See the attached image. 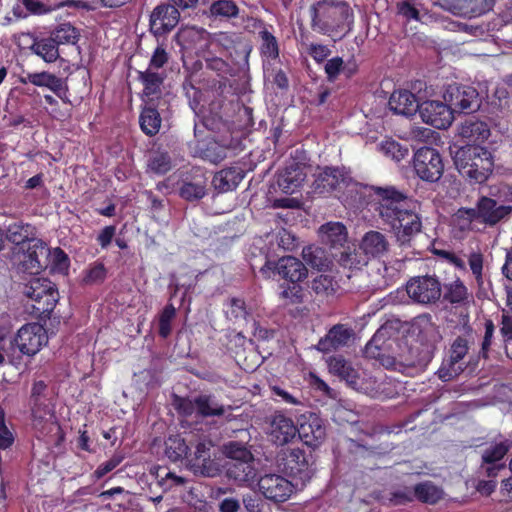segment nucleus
<instances>
[{"label":"nucleus","mask_w":512,"mask_h":512,"mask_svg":"<svg viewBox=\"0 0 512 512\" xmlns=\"http://www.w3.org/2000/svg\"><path fill=\"white\" fill-rule=\"evenodd\" d=\"M176 316V309L173 304H167L161 311L158 319V334L163 339L169 337L172 331V321Z\"/></svg>","instance_id":"50"},{"label":"nucleus","mask_w":512,"mask_h":512,"mask_svg":"<svg viewBox=\"0 0 512 512\" xmlns=\"http://www.w3.org/2000/svg\"><path fill=\"white\" fill-rule=\"evenodd\" d=\"M368 204L378 214L384 224L388 223L398 211L403 210L408 204L412 203L405 190H401L393 185L365 187Z\"/></svg>","instance_id":"3"},{"label":"nucleus","mask_w":512,"mask_h":512,"mask_svg":"<svg viewBox=\"0 0 512 512\" xmlns=\"http://www.w3.org/2000/svg\"><path fill=\"white\" fill-rule=\"evenodd\" d=\"M468 349V341L465 338L458 336L453 341L448 360L443 361L438 370V377L442 381H450L462 371L458 363L466 356Z\"/></svg>","instance_id":"21"},{"label":"nucleus","mask_w":512,"mask_h":512,"mask_svg":"<svg viewBox=\"0 0 512 512\" xmlns=\"http://www.w3.org/2000/svg\"><path fill=\"white\" fill-rule=\"evenodd\" d=\"M31 420L35 429H42L54 417L52 392L43 380L34 381L30 393Z\"/></svg>","instance_id":"8"},{"label":"nucleus","mask_w":512,"mask_h":512,"mask_svg":"<svg viewBox=\"0 0 512 512\" xmlns=\"http://www.w3.org/2000/svg\"><path fill=\"white\" fill-rule=\"evenodd\" d=\"M444 100L454 113H471L479 108V93L468 85H449L444 93Z\"/></svg>","instance_id":"12"},{"label":"nucleus","mask_w":512,"mask_h":512,"mask_svg":"<svg viewBox=\"0 0 512 512\" xmlns=\"http://www.w3.org/2000/svg\"><path fill=\"white\" fill-rule=\"evenodd\" d=\"M351 336L352 330L350 328L343 324H336L318 341L316 349L322 353H329L346 345Z\"/></svg>","instance_id":"27"},{"label":"nucleus","mask_w":512,"mask_h":512,"mask_svg":"<svg viewBox=\"0 0 512 512\" xmlns=\"http://www.w3.org/2000/svg\"><path fill=\"white\" fill-rule=\"evenodd\" d=\"M165 456L173 463L185 462L189 453V446L181 435H170L164 442Z\"/></svg>","instance_id":"38"},{"label":"nucleus","mask_w":512,"mask_h":512,"mask_svg":"<svg viewBox=\"0 0 512 512\" xmlns=\"http://www.w3.org/2000/svg\"><path fill=\"white\" fill-rule=\"evenodd\" d=\"M414 173L427 183L438 182L444 173L443 158L433 147L423 146L417 149L412 160Z\"/></svg>","instance_id":"10"},{"label":"nucleus","mask_w":512,"mask_h":512,"mask_svg":"<svg viewBox=\"0 0 512 512\" xmlns=\"http://www.w3.org/2000/svg\"><path fill=\"white\" fill-rule=\"evenodd\" d=\"M19 82L21 84H32L37 87H45L51 90L61 101L71 106L72 102L70 100L69 88L67 85V81L61 77L56 76L53 73L48 71L36 72V73H26L25 75H21L19 77Z\"/></svg>","instance_id":"15"},{"label":"nucleus","mask_w":512,"mask_h":512,"mask_svg":"<svg viewBox=\"0 0 512 512\" xmlns=\"http://www.w3.org/2000/svg\"><path fill=\"white\" fill-rule=\"evenodd\" d=\"M44 100L51 107L48 113L52 118L58 121H65L71 116V110L69 108L62 109L58 100L52 95L45 94Z\"/></svg>","instance_id":"57"},{"label":"nucleus","mask_w":512,"mask_h":512,"mask_svg":"<svg viewBox=\"0 0 512 512\" xmlns=\"http://www.w3.org/2000/svg\"><path fill=\"white\" fill-rule=\"evenodd\" d=\"M306 178L302 164L292 161L277 176V184L285 194H293Z\"/></svg>","instance_id":"24"},{"label":"nucleus","mask_w":512,"mask_h":512,"mask_svg":"<svg viewBox=\"0 0 512 512\" xmlns=\"http://www.w3.org/2000/svg\"><path fill=\"white\" fill-rule=\"evenodd\" d=\"M468 264L472 274L479 287L483 286V255L481 253H471L468 258Z\"/></svg>","instance_id":"61"},{"label":"nucleus","mask_w":512,"mask_h":512,"mask_svg":"<svg viewBox=\"0 0 512 512\" xmlns=\"http://www.w3.org/2000/svg\"><path fill=\"white\" fill-rule=\"evenodd\" d=\"M412 204L398 211L397 215L385 224L394 233L400 246H410L412 240L422 232V217L416 210L417 201H412Z\"/></svg>","instance_id":"7"},{"label":"nucleus","mask_w":512,"mask_h":512,"mask_svg":"<svg viewBox=\"0 0 512 512\" xmlns=\"http://www.w3.org/2000/svg\"><path fill=\"white\" fill-rule=\"evenodd\" d=\"M278 468L298 484L305 486L316 472L312 455L300 448L283 449L277 454Z\"/></svg>","instance_id":"4"},{"label":"nucleus","mask_w":512,"mask_h":512,"mask_svg":"<svg viewBox=\"0 0 512 512\" xmlns=\"http://www.w3.org/2000/svg\"><path fill=\"white\" fill-rule=\"evenodd\" d=\"M380 149L386 156L391 157L397 162L403 160L409 152L407 147L393 139L383 141L380 145Z\"/></svg>","instance_id":"54"},{"label":"nucleus","mask_w":512,"mask_h":512,"mask_svg":"<svg viewBox=\"0 0 512 512\" xmlns=\"http://www.w3.org/2000/svg\"><path fill=\"white\" fill-rule=\"evenodd\" d=\"M301 282H289L287 285L282 284L280 296L287 301V304H299L303 301V288Z\"/></svg>","instance_id":"55"},{"label":"nucleus","mask_w":512,"mask_h":512,"mask_svg":"<svg viewBox=\"0 0 512 512\" xmlns=\"http://www.w3.org/2000/svg\"><path fill=\"white\" fill-rule=\"evenodd\" d=\"M311 289L319 296L334 295L339 285L336 279L328 274H319L311 281Z\"/></svg>","instance_id":"46"},{"label":"nucleus","mask_w":512,"mask_h":512,"mask_svg":"<svg viewBox=\"0 0 512 512\" xmlns=\"http://www.w3.org/2000/svg\"><path fill=\"white\" fill-rule=\"evenodd\" d=\"M339 263L344 268L348 269H361L363 266L367 265L368 258L363 253V251L353 250L350 252L341 253Z\"/></svg>","instance_id":"51"},{"label":"nucleus","mask_w":512,"mask_h":512,"mask_svg":"<svg viewBox=\"0 0 512 512\" xmlns=\"http://www.w3.org/2000/svg\"><path fill=\"white\" fill-rule=\"evenodd\" d=\"M389 242L386 236L371 230L363 236L360 242V250L369 258H380L388 252Z\"/></svg>","instance_id":"32"},{"label":"nucleus","mask_w":512,"mask_h":512,"mask_svg":"<svg viewBox=\"0 0 512 512\" xmlns=\"http://www.w3.org/2000/svg\"><path fill=\"white\" fill-rule=\"evenodd\" d=\"M26 295L32 301L29 313L46 323L59 299L56 285L45 278L33 279L27 287Z\"/></svg>","instance_id":"5"},{"label":"nucleus","mask_w":512,"mask_h":512,"mask_svg":"<svg viewBox=\"0 0 512 512\" xmlns=\"http://www.w3.org/2000/svg\"><path fill=\"white\" fill-rule=\"evenodd\" d=\"M347 448L348 452L353 456V459L355 461H357L360 458L370 456L374 452L372 447L367 446L354 439H348Z\"/></svg>","instance_id":"62"},{"label":"nucleus","mask_w":512,"mask_h":512,"mask_svg":"<svg viewBox=\"0 0 512 512\" xmlns=\"http://www.w3.org/2000/svg\"><path fill=\"white\" fill-rule=\"evenodd\" d=\"M251 31L258 34L260 40L259 53L262 60L272 62L279 59L280 47L274 35V28L261 19L252 18L249 24Z\"/></svg>","instance_id":"16"},{"label":"nucleus","mask_w":512,"mask_h":512,"mask_svg":"<svg viewBox=\"0 0 512 512\" xmlns=\"http://www.w3.org/2000/svg\"><path fill=\"white\" fill-rule=\"evenodd\" d=\"M319 236L322 243L331 248L343 247L347 241V229L340 222H328L319 228Z\"/></svg>","instance_id":"36"},{"label":"nucleus","mask_w":512,"mask_h":512,"mask_svg":"<svg viewBox=\"0 0 512 512\" xmlns=\"http://www.w3.org/2000/svg\"><path fill=\"white\" fill-rule=\"evenodd\" d=\"M239 9L231 0H218L211 4L210 13L214 17L232 18L238 15Z\"/></svg>","instance_id":"52"},{"label":"nucleus","mask_w":512,"mask_h":512,"mask_svg":"<svg viewBox=\"0 0 512 512\" xmlns=\"http://www.w3.org/2000/svg\"><path fill=\"white\" fill-rule=\"evenodd\" d=\"M344 69V61L341 57L336 56L329 60H327L324 71L326 73L327 79L330 82H334L337 80L338 76Z\"/></svg>","instance_id":"63"},{"label":"nucleus","mask_w":512,"mask_h":512,"mask_svg":"<svg viewBox=\"0 0 512 512\" xmlns=\"http://www.w3.org/2000/svg\"><path fill=\"white\" fill-rule=\"evenodd\" d=\"M442 494V490L429 481L418 483L413 489L414 498L427 504H436L441 500Z\"/></svg>","instance_id":"42"},{"label":"nucleus","mask_w":512,"mask_h":512,"mask_svg":"<svg viewBox=\"0 0 512 512\" xmlns=\"http://www.w3.org/2000/svg\"><path fill=\"white\" fill-rule=\"evenodd\" d=\"M245 172L239 167H229L217 172L212 180L214 188L221 193L236 189L243 180Z\"/></svg>","instance_id":"34"},{"label":"nucleus","mask_w":512,"mask_h":512,"mask_svg":"<svg viewBox=\"0 0 512 512\" xmlns=\"http://www.w3.org/2000/svg\"><path fill=\"white\" fill-rule=\"evenodd\" d=\"M50 248L39 238H34L25 246L11 249L10 259L22 272L38 274L49 265Z\"/></svg>","instance_id":"6"},{"label":"nucleus","mask_w":512,"mask_h":512,"mask_svg":"<svg viewBox=\"0 0 512 512\" xmlns=\"http://www.w3.org/2000/svg\"><path fill=\"white\" fill-rule=\"evenodd\" d=\"M226 474L239 484L248 483L254 480L256 470L251 461L232 459L227 464Z\"/></svg>","instance_id":"37"},{"label":"nucleus","mask_w":512,"mask_h":512,"mask_svg":"<svg viewBox=\"0 0 512 512\" xmlns=\"http://www.w3.org/2000/svg\"><path fill=\"white\" fill-rule=\"evenodd\" d=\"M149 167L153 172L164 175L172 168L171 158L167 153H160L151 159Z\"/></svg>","instance_id":"60"},{"label":"nucleus","mask_w":512,"mask_h":512,"mask_svg":"<svg viewBox=\"0 0 512 512\" xmlns=\"http://www.w3.org/2000/svg\"><path fill=\"white\" fill-rule=\"evenodd\" d=\"M450 108L445 100H426L421 103L419 114L426 124L437 129H447L454 119Z\"/></svg>","instance_id":"18"},{"label":"nucleus","mask_w":512,"mask_h":512,"mask_svg":"<svg viewBox=\"0 0 512 512\" xmlns=\"http://www.w3.org/2000/svg\"><path fill=\"white\" fill-rule=\"evenodd\" d=\"M13 343L21 353L33 356L48 343L47 331L40 323H28L23 325L17 332Z\"/></svg>","instance_id":"13"},{"label":"nucleus","mask_w":512,"mask_h":512,"mask_svg":"<svg viewBox=\"0 0 512 512\" xmlns=\"http://www.w3.org/2000/svg\"><path fill=\"white\" fill-rule=\"evenodd\" d=\"M123 461V456L119 454H114L109 460L100 464L96 470L93 472V477L96 480L101 479L106 474L114 470L120 463Z\"/></svg>","instance_id":"64"},{"label":"nucleus","mask_w":512,"mask_h":512,"mask_svg":"<svg viewBox=\"0 0 512 512\" xmlns=\"http://www.w3.org/2000/svg\"><path fill=\"white\" fill-rule=\"evenodd\" d=\"M212 447L210 441H201L193 453H188L185 464L195 475L215 477L219 474V465L212 459Z\"/></svg>","instance_id":"14"},{"label":"nucleus","mask_w":512,"mask_h":512,"mask_svg":"<svg viewBox=\"0 0 512 512\" xmlns=\"http://www.w3.org/2000/svg\"><path fill=\"white\" fill-rule=\"evenodd\" d=\"M207 71L214 73L219 80L214 84L215 90L222 94L227 86H230V78L234 77L236 70L229 62L216 56L205 58Z\"/></svg>","instance_id":"28"},{"label":"nucleus","mask_w":512,"mask_h":512,"mask_svg":"<svg viewBox=\"0 0 512 512\" xmlns=\"http://www.w3.org/2000/svg\"><path fill=\"white\" fill-rule=\"evenodd\" d=\"M207 194V179L203 174H189L182 180L179 187V196L189 202L198 201Z\"/></svg>","instance_id":"30"},{"label":"nucleus","mask_w":512,"mask_h":512,"mask_svg":"<svg viewBox=\"0 0 512 512\" xmlns=\"http://www.w3.org/2000/svg\"><path fill=\"white\" fill-rule=\"evenodd\" d=\"M165 74L146 69L145 71L138 72V80L143 85L141 93L142 102L162 103V87L165 80Z\"/></svg>","instance_id":"22"},{"label":"nucleus","mask_w":512,"mask_h":512,"mask_svg":"<svg viewBox=\"0 0 512 512\" xmlns=\"http://www.w3.org/2000/svg\"><path fill=\"white\" fill-rule=\"evenodd\" d=\"M330 372L345 379L347 382L354 383L357 377V371L341 355L332 356L328 360Z\"/></svg>","instance_id":"43"},{"label":"nucleus","mask_w":512,"mask_h":512,"mask_svg":"<svg viewBox=\"0 0 512 512\" xmlns=\"http://www.w3.org/2000/svg\"><path fill=\"white\" fill-rule=\"evenodd\" d=\"M297 435L300 440L307 446L312 448L319 447L325 439L326 428L322 420L314 415L302 421L297 427Z\"/></svg>","instance_id":"23"},{"label":"nucleus","mask_w":512,"mask_h":512,"mask_svg":"<svg viewBox=\"0 0 512 512\" xmlns=\"http://www.w3.org/2000/svg\"><path fill=\"white\" fill-rule=\"evenodd\" d=\"M226 315L231 320H247L251 316L243 298L232 297L227 303Z\"/></svg>","instance_id":"49"},{"label":"nucleus","mask_w":512,"mask_h":512,"mask_svg":"<svg viewBox=\"0 0 512 512\" xmlns=\"http://www.w3.org/2000/svg\"><path fill=\"white\" fill-rule=\"evenodd\" d=\"M476 217L477 213L475 209L461 208L454 215L453 221L464 231L471 228V224Z\"/></svg>","instance_id":"59"},{"label":"nucleus","mask_w":512,"mask_h":512,"mask_svg":"<svg viewBox=\"0 0 512 512\" xmlns=\"http://www.w3.org/2000/svg\"><path fill=\"white\" fill-rule=\"evenodd\" d=\"M36 237V227L30 223H24L22 221L11 223L6 230V238L13 244L12 248L25 246Z\"/></svg>","instance_id":"35"},{"label":"nucleus","mask_w":512,"mask_h":512,"mask_svg":"<svg viewBox=\"0 0 512 512\" xmlns=\"http://www.w3.org/2000/svg\"><path fill=\"white\" fill-rule=\"evenodd\" d=\"M387 328L382 326L373 335L371 340L366 344L364 353L366 357L378 359L381 357V345L385 342Z\"/></svg>","instance_id":"53"},{"label":"nucleus","mask_w":512,"mask_h":512,"mask_svg":"<svg viewBox=\"0 0 512 512\" xmlns=\"http://www.w3.org/2000/svg\"><path fill=\"white\" fill-rule=\"evenodd\" d=\"M196 413L203 417L222 416L226 408L217 403L212 395L201 394L195 397Z\"/></svg>","instance_id":"41"},{"label":"nucleus","mask_w":512,"mask_h":512,"mask_svg":"<svg viewBox=\"0 0 512 512\" xmlns=\"http://www.w3.org/2000/svg\"><path fill=\"white\" fill-rule=\"evenodd\" d=\"M408 297L416 304H437L442 297V283L436 275L411 277L406 283Z\"/></svg>","instance_id":"9"},{"label":"nucleus","mask_w":512,"mask_h":512,"mask_svg":"<svg viewBox=\"0 0 512 512\" xmlns=\"http://www.w3.org/2000/svg\"><path fill=\"white\" fill-rule=\"evenodd\" d=\"M259 491L273 502L283 503L294 492V484L279 474H265L258 480Z\"/></svg>","instance_id":"17"},{"label":"nucleus","mask_w":512,"mask_h":512,"mask_svg":"<svg viewBox=\"0 0 512 512\" xmlns=\"http://www.w3.org/2000/svg\"><path fill=\"white\" fill-rule=\"evenodd\" d=\"M30 50L47 63L55 62L60 56L59 46L51 35L46 38L34 39Z\"/></svg>","instance_id":"40"},{"label":"nucleus","mask_w":512,"mask_h":512,"mask_svg":"<svg viewBox=\"0 0 512 512\" xmlns=\"http://www.w3.org/2000/svg\"><path fill=\"white\" fill-rule=\"evenodd\" d=\"M454 164L463 177L470 182L482 184L493 172L494 160L488 148L467 144L456 151Z\"/></svg>","instance_id":"2"},{"label":"nucleus","mask_w":512,"mask_h":512,"mask_svg":"<svg viewBox=\"0 0 512 512\" xmlns=\"http://www.w3.org/2000/svg\"><path fill=\"white\" fill-rule=\"evenodd\" d=\"M180 12L169 3L157 5L149 18L150 31L155 36H163L172 31L178 24Z\"/></svg>","instance_id":"19"},{"label":"nucleus","mask_w":512,"mask_h":512,"mask_svg":"<svg viewBox=\"0 0 512 512\" xmlns=\"http://www.w3.org/2000/svg\"><path fill=\"white\" fill-rule=\"evenodd\" d=\"M14 441V434L6 425L5 411L0 406V450H6L10 448Z\"/></svg>","instance_id":"58"},{"label":"nucleus","mask_w":512,"mask_h":512,"mask_svg":"<svg viewBox=\"0 0 512 512\" xmlns=\"http://www.w3.org/2000/svg\"><path fill=\"white\" fill-rule=\"evenodd\" d=\"M511 212L509 206L497 205L496 200L483 196L477 203V216L488 225H496Z\"/></svg>","instance_id":"31"},{"label":"nucleus","mask_w":512,"mask_h":512,"mask_svg":"<svg viewBox=\"0 0 512 512\" xmlns=\"http://www.w3.org/2000/svg\"><path fill=\"white\" fill-rule=\"evenodd\" d=\"M229 148L220 144L216 140H209L206 142L204 148L201 150V156L204 160L213 164H218L227 157Z\"/></svg>","instance_id":"47"},{"label":"nucleus","mask_w":512,"mask_h":512,"mask_svg":"<svg viewBox=\"0 0 512 512\" xmlns=\"http://www.w3.org/2000/svg\"><path fill=\"white\" fill-rule=\"evenodd\" d=\"M182 89L188 99L190 107L193 110H196L202 99V91L194 86L191 77L185 78L182 84Z\"/></svg>","instance_id":"56"},{"label":"nucleus","mask_w":512,"mask_h":512,"mask_svg":"<svg viewBox=\"0 0 512 512\" xmlns=\"http://www.w3.org/2000/svg\"><path fill=\"white\" fill-rule=\"evenodd\" d=\"M50 35L55 40L58 46L60 45H75L80 38L79 30L71 23H61Z\"/></svg>","instance_id":"44"},{"label":"nucleus","mask_w":512,"mask_h":512,"mask_svg":"<svg viewBox=\"0 0 512 512\" xmlns=\"http://www.w3.org/2000/svg\"><path fill=\"white\" fill-rule=\"evenodd\" d=\"M388 105L393 113L406 117L415 115L421 106L417 96L409 90L394 91L389 98Z\"/></svg>","instance_id":"26"},{"label":"nucleus","mask_w":512,"mask_h":512,"mask_svg":"<svg viewBox=\"0 0 512 512\" xmlns=\"http://www.w3.org/2000/svg\"><path fill=\"white\" fill-rule=\"evenodd\" d=\"M468 290L464 283L458 278L450 283L442 285V297L444 302L460 306L468 301Z\"/></svg>","instance_id":"39"},{"label":"nucleus","mask_w":512,"mask_h":512,"mask_svg":"<svg viewBox=\"0 0 512 512\" xmlns=\"http://www.w3.org/2000/svg\"><path fill=\"white\" fill-rule=\"evenodd\" d=\"M260 273L267 279L278 274L287 282H302L308 276L304 263L293 256L282 257L276 262L267 260L261 267Z\"/></svg>","instance_id":"11"},{"label":"nucleus","mask_w":512,"mask_h":512,"mask_svg":"<svg viewBox=\"0 0 512 512\" xmlns=\"http://www.w3.org/2000/svg\"><path fill=\"white\" fill-rule=\"evenodd\" d=\"M160 105L161 103L151 100L149 102H143L141 106L139 125L142 132L149 137L155 136L160 131L162 123V118L159 113Z\"/></svg>","instance_id":"29"},{"label":"nucleus","mask_w":512,"mask_h":512,"mask_svg":"<svg viewBox=\"0 0 512 512\" xmlns=\"http://www.w3.org/2000/svg\"><path fill=\"white\" fill-rule=\"evenodd\" d=\"M347 173L343 168L324 167L316 176L313 183L314 191L318 194L331 193L336 190L341 183H345Z\"/></svg>","instance_id":"25"},{"label":"nucleus","mask_w":512,"mask_h":512,"mask_svg":"<svg viewBox=\"0 0 512 512\" xmlns=\"http://www.w3.org/2000/svg\"><path fill=\"white\" fill-rule=\"evenodd\" d=\"M302 257L312 268L323 270L330 264V260L323 248L309 245L303 248Z\"/></svg>","instance_id":"45"},{"label":"nucleus","mask_w":512,"mask_h":512,"mask_svg":"<svg viewBox=\"0 0 512 512\" xmlns=\"http://www.w3.org/2000/svg\"><path fill=\"white\" fill-rule=\"evenodd\" d=\"M459 135L472 143L485 142L490 136V129L485 121H481L474 116L468 117L461 123Z\"/></svg>","instance_id":"33"},{"label":"nucleus","mask_w":512,"mask_h":512,"mask_svg":"<svg viewBox=\"0 0 512 512\" xmlns=\"http://www.w3.org/2000/svg\"><path fill=\"white\" fill-rule=\"evenodd\" d=\"M297 431L294 421L282 412L271 415L268 437L276 446H284L292 442L297 436Z\"/></svg>","instance_id":"20"},{"label":"nucleus","mask_w":512,"mask_h":512,"mask_svg":"<svg viewBox=\"0 0 512 512\" xmlns=\"http://www.w3.org/2000/svg\"><path fill=\"white\" fill-rule=\"evenodd\" d=\"M309 13L311 28L317 33L344 37L352 30L354 13L346 2L320 0L310 7Z\"/></svg>","instance_id":"1"},{"label":"nucleus","mask_w":512,"mask_h":512,"mask_svg":"<svg viewBox=\"0 0 512 512\" xmlns=\"http://www.w3.org/2000/svg\"><path fill=\"white\" fill-rule=\"evenodd\" d=\"M511 444L503 441L487 448L482 454L484 464H496L501 461L509 452Z\"/></svg>","instance_id":"48"}]
</instances>
